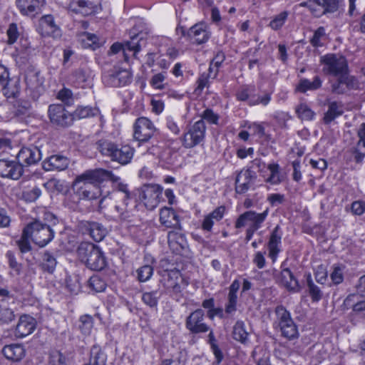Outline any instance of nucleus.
Here are the masks:
<instances>
[{"instance_id":"nucleus-1","label":"nucleus","mask_w":365,"mask_h":365,"mask_svg":"<svg viewBox=\"0 0 365 365\" xmlns=\"http://www.w3.org/2000/svg\"><path fill=\"white\" fill-rule=\"evenodd\" d=\"M320 63L323 66L324 74L336 78L329 81L332 93L342 95L359 88L357 78L349 73L348 63L344 56L328 53L320 57Z\"/></svg>"},{"instance_id":"nucleus-2","label":"nucleus","mask_w":365,"mask_h":365,"mask_svg":"<svg viewBox=\"0 0 365 365\" xmlns=\"http://www.w3.org/2000/svg\"><path fill=\"white\" fill-rule=\"evenodd\" d=\"M26 233L30 234V238L34 243L41 247L46 246L54 237V231L51 227L39 220H34L26 227Z\"/></svg>"},{"instance_id":"nucleus-3","label":"nucleus","mask_w":365,"mask_h":365,"mask_svg":"<svg viewBox=\"0 0 365 365\" xmlns=\"http://www.w3.org/2000/svg\"><path fill=\"white\" fill-rule=\"evenodd\" d=\"M115 182L117 183L115 190L112 192L110 198L114 201V209L118 217L125 220L129 217L127 207L130 200V192L126 184L119 180Z\"/></svg>"},{"instance_id":"nucleus-4","label":"nucleus","mask_w":365,"mask_h":365,"mask_svg":"<svg viewBox=\"0 0 365 365\" xmlns=\"http://www.w3.org/2000/svg\"><path fill=\"white\" fill-rule=\"evenodd\" d=\"M111 180L113 182H118L120 180V178L113 174L111 171L97 168L93 170H88L80 175H78L74 182V185H78L81 182H88L93 185H99L100 183L106 181Z\"/></svg>"},{"instance_id":"nucleus-5","label":"nucleus","mask_w":365,"mask_h":365,"mask_svg":"<svg viewBox=\"0 0 365 365\" xmlns=\"http://www.w3.org/2000/svg\"><path fill=\"white\" fill-rule=\"evenodd\" d=\"M275 313L282 335L289 340L297 338L299 335L297 327L292 320L289 312L283 306L279 305L275 308Z\"/></svg>"},{"instance_id":"nucleus-6","label":"nucleus","mask_w":365,"mask_h":365,"mask_svg":"<svg viewBox=\"0 0 365 365\" xmlns=\"http://www.w3.org/2000/svg\"><path fill=\"white\" fill-rule=\"evenodd\" d=\"M103 82L110 87L124 86L131 82V74L127 69L114 67L103 73Z\"/></svg>"},{"instance_id":"nucleus-7","label":"nucleus","mask_w":365,"mask_h":365,"mask_svg":"<svg viewBox=\"0 0 365 365\" xmlns=\"http://www.w3.org/2000/svg\"><path fill=\"white\" fill-rule=\"evenodd\" d=\"M48 113L51 122L58 126L65 128L73 123V116L61 104L49 106Z\"/></svg>"},{"instance_id":"nucleus-8","label":"nucleus","mask_w":365,"mask_h":365,"mask_svg":"<svg viewBox=\"0 0 365 365\" xmlns=\"http://www.w3.org/2000/svg\"><path fill=\"white\" fill-rule=\"evenodd\" d=\"M143 34H135L131 37L130 41H126L124 44L120 43H113L110 48V53L115 54L123 51L125 61L128 60L127 51H133L135 57L138 52L140 51L143 41Z\"/></svg>"},{"instance_id":"nucleus-9","label":"nucleus","mask_w":365,"mask_h":365,"mask_svg":"<svg viewBox=\"0 0 365 365\" xmlns=\"http://www.w3.org/2000/svg\"><path fill=\"white\" fill-rule=\"evenodd\" d=\"M78 230L83 234L89 235L96 242H101L108 233L107 229L101 223L82 220L78 222Z\"/></svg>"},{"instance_id":"nucleus-10","label":"nucleus","mask_w":365,"mask_h":365,"mask_svg":"<svg viewBox=\"0 0 365 365\" xmlns=\"http://www.w3.org/2000/svg\"><path fill=\"white\" fill-rule=\"evenodd\" d=\"M257 178L256 173L250 169L240 170L235 178V192L237 194H245L254 185Z\"/></svg>"},{"instance_id":"nucleus-11","label":"nucleus","mask_w":365,"mask_h":365,"mask_svg":"<svg viewBox=\"0 0 365 365\" xmlns=\"http://www.w3.org/2000/svg\"><path fill=\"white\" fill-rule=\"evenodd\" d=\"M160 190L157 185H144L140 189V199L148 210H153L158 204Z\"/></svg>"},{"instance_id":"nucleus-12","label":"nucleus","mask_w":365,"mask_h":365,"mask_svg":"<svg viewBox=\"0 0 365 365\" xmlns=\"http://www.w3.org/2000/svg\"><path fill=\"white\" fill-rule=\"evenodd\" d=\"M204 311L198 309L192 312L186 319V328L192 334L207 332L209 327L203 322Z\"/></svg>"},{"instance_id":"nucleus-13","label":"nucleus","mask_w":365,"mask_h":365,"mask_svg":"<svg viewBox=\"0 0 365 365\" xmlns=\"http://www.w3.org/2000/svg\"><path fill=\"white\" fill-rule=\"evenodd\" d=\"M22 165L15 160H0V176L12 180H19L23 175Z\"/></svg>"},{"instance_id":"nucleus-14","label":"nucleus","mask_w":365,"mask_h":365,"mask_svg":"<svg viewBox=\"0 0 365 365\" xmlns=\"http://www.w3.org/2000/svg\"><path fill=\"white\" fill-rule=\"evenodd\" d=\"M268 215V209L262 213H257L255 211H247L241 214L235 221V227L237 229L245 227L250 225L262 224Z\"/></svg>"},{"instance_id":"nucleus-15","label":"nucleus","mask_w":365,"mask_h":365,"mask_svg":"<svg viewBox=\"0 0 365 365\" xmlns=\"http://www.w3.org/2000/svg\"><path fill=\"white\" fill-rule=\"evenodd\" d=\"M16 6L22 15L34 17L41 11L45 0H16Z\"/></svg>"},{"instance_id":"nucleus-16","label":"nucleus","mask_w":365,"mask_h":365,"mask_svg":"<svg viewBox=\"0 0 365 365\" xmlns=\"http://www.w3.org/2000/svg\"><path fill=\"white\" fill-rule=\"evenodd\" d=\"M41 158L40 150L36 148L23 147L16 155L18 163L24 165L29 166L36 164Z\"/></svg>"},{"instance_id":"nucleus-17","label":"nucleus","mask_w":365,"mask_h":365,"mask_svg":"<svg viewBox=\"0 0 365 365\" xmlns=\"http://www.w3.org/2000/svg\"><path fill=\"white\" fill-rule=\"evenodd\" d=\"M98 1L95 0H72L68 4V9L74 13L89 15L95 13L98 7Z\"/></svg>"},{"instance_id":"nucleus-18","label":"nucleus","mask_w":365,"mask_h":365,"mask_svg":"<svg viewBox=\"0 0 365 365\" xmlns=\"http://www.w3.org/2000/svg\"><path fill=\"white\" fill-rule=\"evenodd\" d=\"M182 33L184 36H187L192 43L197 44L204 43L210 38L209 32L206 30L203 24H196L187 32L182 28Z\"/></svg>"},{"instance_id":"nucleus-19","label":"nucleus","mask_w":365,"mask_h":365,"mask_svg":"<svg viewBox=\"0 0 365 365\" xmlns=\"http://www.w3.org/2000/svg\"><path fill=\"white\" fill-rule=\"evenodd\" d=\"M277 283L289 291L298 292L299 286L292 272L288 268H284L278 274L274 276Z\"/></svg>"},{"instance_id":"nucleus-20","label":"nucleus","mask_w":365,"mask_h":365,"mask_svg":"<svg viewBox=\"0 0 365 365\" xmlns=\"http://www.w3.org/2000/svg\"><path fill=\"white\" fill-rule=\"evenodd\" d=\"M36 328L35 319L28 315L21 316L16 327L15 336L18 338H24L31 334Z\"/></svg>"},{"instance_id":"nucleus-21","label":"nucleus","mask_w":365,"mask_h":365,"mask_svg":"<svg viewBox=\"0 0 365 365\" xmlns=\"http://www.w3.org/2000/svg\"><path fill=\"white\" fill-rule=\"evenodd\" d=\"M39 26L41 29V35L43 36H51L56 38L61 36V30L55 24L54 19L51 15L42 16L39 21Z\"/></svg>"},{"instance_id":"nucleus-22","label":"nucleus","mask_w":365,"mask_h":365,"mask_svg":"<svg viewBox=\"0 0 365 365\" xmlns=\"http://www.w3.org/2000/svg\"><path fill=\"white\" fill-rule=\"evenodd\" d=\"M133 129L134 137L137 135L143 137H153L156 131L153 123L145 117L138 118L135 120Z\"/></svg>"},{"instance_id":"nucleus-23","label":"nucleus","mask_w":365,"mask_h":365,"mask_svg":"<svg viewBox=\"0 0 365 365\" xmlns=\"http://www.w3.org/2000/svg\"><path fill=\"white\" fill-rule=\"evenodd\" d=\"M2 86V93L7 98L16 99L21 93V81L18 76H14L7 79Z\"/></svg>"},{"instance_id":"nucleus-24","label":"nucleus","mask_w":365,"mask_h":365,"mask_svg":"<svg viewBox=\"0 0 365 365\" xmlns=\"http://www.w3.org/2000/svg\"><path fill=\"white\" fill-rule=\"evenodd\" d=\"M69 160L62 155H52L42 163V168L46 171L63 170L68 166Z\"/></svg>"},{"instance_id":"nucleus-25","label":"nucleus","mask_w":365,"mask_h":365,"mask_svg":"<svg viewBox=\"0 0 365 365\" xmlns=\"http://www.w3.org/2000/svg\"><path fill=\"white\" fill-rule=\"evenodd\" d=\"M160 221L168 228H179L180 219L175 211L171 207H165L160 210Z\"/></svg>"},{"instance_id":"nucleus-26","label":"nucleus","mask_w":365,"mask_h":365,"mask_svg":"<svg viewBox=\"0 0 365 365\" xmlns=\"http://www.w3.org/2000/svg\"><path fill=\"white\" fill-rule=\"evenodd\" d=\"M83 185L79 186L77 194L81 199L94 200L101 195V190L99 185H93L88 182H82Z\"/></svg>"},{"instance_id":"nucleus-27","label":"nucleus","mask_w":365,"mask_h":365,"mask_svg":"<svg viewBox=\"0 0 365 365\" xmlns=\"http://www.w3.org/2000/svg\"><path fill=\"white\" fill-rule=\"evenodd\" d=\"M168 242L173 252L180 253L187 247L185 236L176 231H170L168 234Z\"/></svg>"},{"instance_id":"nucleus-28","label":"nucleus","mask_w":365,"mask_h":365,"mask_svg":"<svg viewBox=\"0 0 365 365\" xmlns=\"http://www.w3.org/2000/svg\"><path fill=\"white\" fill-rule=\"evenodd\" d=\"M13 302L9 298L0 299V325L9 324L15 319L14 312L12 309Z\"/></svg>"},{"instance_id":"nucleus-29","label":"nucleus","mask_w":365,"mask_h":365,"mask_svg":"<svg viewBox=\"0 0 365 365\" xmlns=\"http://www.w3.org/2000/svg\"><path fill=\"white\" fill-rule=\"evenodd\" d=\"M86 266L91 270L101 271L106 266V259L103 252L96 247L94 252L91 255V258L88 260Z\"/></svg>"},{"instance_id":"nucleus-30","label":"nucleus","mask_w":365,"mask_h":365,"mask_svg":"<svg viewBox=\"0 0 365 365\" xmlns=\"http://www.w3.org/2000/svg\"><path fill=\"white\" fill-rule=\"evenodd\" d=\"M4 356L12 361H19L25 355V349L21 344H11L6 345L2 349Z\"/></svg>"},{"instance_id":"nucleus-31","label":"nucleus","mask_w":365,"mask_h":365,"mask_svg":"<svg viewBox=\"0 0 365 365\" xmlns=\"http://www.w3.org/2000/svg\"><path fill=\"white\" fill-rule=\"evenodd\" d=\"M57 265L56 256L53 252L44 251L42 254L41 267L48 274H53Z\"/></svg>"},{"instance_id":"nucleus-32","label":"nucleus","mask_w":365,"mask_h":365,"mask_svg":"<svg viewBox=\"0 0 365 365\" xmlns=\"http://www.w3.org/2000/svg\"><path fill=\"white\" fill-rule=\"evenodd\" d=\"M134 150L129 145H123L120 148H117L113 161H116L121 165H126L131 160L133 156Z\"/></svg>"},{"instance_id":"nucleus-33","label":"nucleus","mask_w":365,"mask_h":365,"mask_svg":"<svg viewBox=\"0 0 365 365\" xmlns=\"http://www.w3.org/2000/svg\"><path fill=\"white\" fill-rule=\"evenodd\" d=\"M96 247V245L91 242H82L76 250V254L80 261L86 264Z\"/></svg>"},{"instance_id":"nucleus-34","label":"nucleus","mask_w":365,"mask_h":365,"mask_svg":"<svg viewBox=\"0 0 365 365\" xmlns=\"http://www.w3.org/2000/svg\"><path fill=\"white\" fill-rule=\"evenodd\" d=\"M278 230L279 226L277 225L273 230L268 242L269 256L273 261H275L279 252L278 245L281 242V236L278 234Z\"/></svg>"},{"instance_id":"nucleus-35","label":"nucleus","mask_w":365,"mask_h":365,"mask_svg":"<svg viewBox=\"0 0 365 365\" xmlns=\"http://www.w3.org/2000/svg\"><path fill=\"white\" fill-rule=\"evenodd\" d=\"M322 81L318 76H314L313 81L307 78H302L297 86V90L300 93H306L307 91H315L321 88Z\"/></svg>"},{"instance_id":"nucleus-36","label":"nucleus","mask_w":365,"mask_h":365,"mask_svg":"<svg viewBox=\"0 0 365 365\" xmlns=\"http://www.w3.org/2000/svg\"><path fill=\"white\" fill-rule=\"evenodd\" d=\"M96 145L98 150L103 155L109 157L113 160L118 148L115 144L106 138H101L97 141Z\"/></svg>"},{"instance_id":"nucleus-37","label":"nucleus","mask_w":365,"mask_h":365,"mask_svg":"<svg viewBox=\"0 0 365 365\" xmlns=\"http://www.w3.org/2000/svg\"><path fill=\"white\" fill-rule=\"evenodd\" d=\"M107 356L99 346H92L90 352V359L88 364L91 365H106Z\"/></svg>"},{"instance_id":"nucleus-38","label":"nucleus","mask_w":365,"mask_h":365,"mask_svg":"<svg viewBox=\"0 0 365 365\" xmlns=\"http://www.w3.org/2000/svg\"><path fill=\"white\" fill-rule=\"evenodd\" d=\"M343 113L342 105L336 101H332L329 103L328 110L325 113L324 116V122L326 124L330 123L336 118L341 115Z\"/></svg>"},{"instance_id":"nucleus-39","label":"nucleus","mask_w":365,"mask_h":365,"mask_svg":"<svg viewBox=\"0 0 365 365\" xmlns=\"http://www.w3.org/2000/svg\"><path fill=\"white\" fill-rule=\"evenodd\" d=\"M25 81L27 87L31 90H38L43 84V79L40 78V73L33 70L28 71Z\"/></svg>"},{"instance_id":"nucleus-40","label":"nucleus","mask_w":365,"mask_h":365,"mask_svg":"<svg viewBox=\"0 0 365 365\" xmlns=\"http://www.w3.org/2000/svg\"><path fill=\"white\" fill-rule=\"evenodd\" d=\"M266 128L262 125L253 123L248 127L247 130H242L237 137H250L251 135H259L269 137L271 134L266 133Z\"/></svg>"},{"instance_id":"nucleus-41","label":"nucleus","mask_w":365,"mask_h":365,"mask_svg":"<svg viewBox=\"0 0 365 365\" xmlns=\"http://www.w3.org/2000/svg\"><path fill=\"white\" fill-rule=\"evenodd\" d=\"M248 334V332L245 329L244 322L237 321L233 327V338L238 341L245 343L247 339Z\"/></svg>"},{"instance_id":"nucleus-42","label":"nucleus","mask_w":365,"mask_h":365,"mask_svg":"<svg viewBox=\"0 0 365 365\" xmlns=\"http://www.w3.org/2000/svg\"><path fill=\"white\" fill-rule=\"evenodd\" d=\"M98 110L96 108H93L91 107L86 106V107H78L71 115L73 116L74 119H81L85 118H88L91 116H94L98 114Z\"/></svg>"},{"instance_id":"nucleus-43","label":"nucleus","mask_w":365,"mask_h":365,"mask_svg":"<svg viewBox=\"0 0 365 365\" xmlns=\"http://www.w3.org/2000/svg\"><path fill=\"white\" fill-rule=\"evenodd\" d=\"M160 295L157 290L146 292L142 294V301L151 308L156 307Z\"/></svg>"},{"instance_id":"nucleus-44","label":"nucleus","mask_w":365,"mask_h":365,"mask_svg":"<svg viewBox=\"0 0 365 365\" xmlns=\"http://www.w3.org/2000/svg\"><path fill=\"white\" fill-rule=\"evenodd\" d=\"M296 113L303 120H311L315 115L314 112L305 103H300L296 108Z\"/></svg>"},{"instance_id":"nucleus-45","label":"nucleus","mask_w":365,"mask_h":365,"mask_svg":"<svg viewBox=\"0 0 365 365\" xmlns=\"http://www.w3.org/2000/svg\"><path fill=\"white\" fill-rule=\"evenodd\" d=\"M307 284L312 301L318 302L320 300L322 297V293L320 289L313 282L310 274L307 276Z\"/></svg>"},{"instance_id":"nucleus-46","label":"nucleus","mask_w":365,"mask_h":365,"mask_svg":"<svg viewBox=\"0 0 365 365\" xmlns=\"http://www.w3.org/2000/svg\"><path fill=\"white\" fill-rule=\"evenodd\" d=\"M81 36L83 37L82 38V41L85 47H90L93 50H95L101 45V43L98 42V36L93 34L83 32L82 33Z\"/></svg>"},{"instance_id":"nucleus-47","label":"nucleus","mask_w":365,"mask_h":365,"mask_svg":"<svg viewBox=\"0 0 365 365\" xmlns=\"http://www.w3.org/2000/svg\"><path fill=\"white\" fill-rule=\"evenodd\" d=\"M288 15L289 13L287 11H282L280 14L276 15L269 22V26L274 31L280 29L287 21Z\"/></svg>"},{"instance_id":"nucleus-48","label":"nucleus","mask_w":365,"mask_h":365,"mask_svg":"<svg viewBox=\"0 0 365 365\" xmlns=\"http://www.w3.org/2000/svg\"><path fill=\"white\" fill-rule=\"evenodd\" d=\"M79 329L84 335L90 334L93 328V317L88 314L83 315L79 319Z\"/></svg>"},{"instance_id":"nucleus-49","label":"nucleus","mask_w":365,"mask_h":365,"mask_svg":"<svg viewBox=\"0 0 365 365\" xmlns=\"http://www.w3.org/2000/svg\"><path fill=\"white\" fill-rule=\"evenodd\" d=\"M29 239H31L30 234L26 233V227H24L20 239L16 240V245L19 247V249L21 251V252H27L31 250Z\"/></svg>"},{"instance_id":"nucleus-50","label":"nucleus","mask_w":365,"mask_h":365,"mask_svg":"<svg viewBox=\"0 0 365 365\" xmlns=\"http://www.w3.org/2000/svg\"><path fill=\"white\" fill-rule=\"evenodd\" d=\"M255 87L254 86H250L245 87L240 90L237 94V98L239 101H247L250 105V99L255 98Z\"/></svg>"},{"instance_id":"nucleus-51","label":"nucleus","mask_w":365,"mask_h":365,"mask_svg":"<svg viewBox=\"0 0 365 365\" xmlns=\"http://www.w3.org/2000/svg\"><path fill=\"white\" fill-rule=\"evenodd\" d=\"M88 286L95 292H101L105 290L106 284L100 277L93 275L88 280Z\"/></svg>"},{"instance_id":"nucleus-52","label":"nucleus","mask_w":365,"mask_h":365,"mask_svg":"<svg viewBox=\"0 0 365 365\" xmlns=\"http://www.w3.org/2000/svg\"><path fill=\"white\" fill-rule=\"evenodd\" d=\"M267 168L269 170L271 175L267 180L272 184H278L282 181L279 175V166L277 163H271L268 165Z\"/></svg>"},{"instance_id":"nucleus-53","label":"nucleus","mask_w":365,"mask_h":365,"mask_svg":"<svg viewBox=\"0 0 365 365\" xmlns=\"http://www.w3.org/2000/svg\"><path fill=\"white\" fill-rule=\"evenodd\" d=\"M354 158L357 163L362 161L365 156V138H359L354 151Z\"/></svg>"},{"instance_id":"nucleus-54","label":"nucleus","mask_w":365,"mask_h":365,"mask_svg":"<svg viewBox=\"0 0 365 365\" xmlns=\"http://www.w3.org/2000/svg\"><path fill=\"white\" fill-rule=\"evenodd\" d=\"M41 195V190L38 187L24 190L22 193L23 198L27 202L36 201Z\"/></svg>"},{"instance_id":"nucleus-55","label":"nucleus","mask_w":365,"mask_h":365,"mask_svg":"<svg viewBox=\"0 0 365 365\" xmlns=\"http://www.w3.org/2000/svg\"><path fill=\"white\" fill-rule=\"evenodd\" d=\"M153 268L150 265H144L137 270L138 279L140 282H146L153 275Z\"/></svg>"},{"instance_id":"nucleus-56","label":"nucleus","mask_w":365,"mask_h":365,"mask_svg":"<svg viewBox=\"0 0 365 365\" xmlns=\"http://www.w3.org/2000/svg\"><path fill=\"white\" fill-rule=\"evenodd\" d=\"M205 124L203 120L197 121L190 130L191 137H204Z\"/></svg>"},{"instance_id":"nucleus-57","label":"nucleus","mask_w":365,"mask_h":365,"mask_svg":"<svg viewBox=\"0 0 365 365\" xmlns=\"http://www.w3.org/2000/svg\"><path fill=\"white\" fill-rule=\"evenodd\" d=\"M57 98L67 106L71 105L73 102V93L66 88H63L58 93Z\"/></svg>"},{"instance_id":"nucleus-58","label":"nucleus","mask_w":365,"mask_h":365,"mask_svg":"<svg viewBox=\"0 0 365 365\" xmlns=\"http://www.w3.org/2000/svg\"><path fill=\"white\" fill-rule=\"evenodd\" d=\"M51 365H67L66 358L60 351H54L50 354Z\"/></svg>"},{"instance_id":"nucleus-59","label":"nucleus","mask_w":365,"mask_h":365,"mask_svg":"<svg viewBox=\"0 0 365 365\" xmlns=\"http://www.w3.org/2000/svg\"><path fill=\"white\" fill-rule=\"evenodd\" d=\"M325 35V29L323 26L319 27L315 31L310 40L311 44L314 47H319L322 46V43L321 42V38L324 36Z\"/></svg>"},{"instance_id":"nucleus-60","label":"nucleus","mask_w":365,"mask_h":365,"mask_svg":"<svg viewBox=\"0 0 365 365\" xmlns=\"http://www.w3.org/2000/svg\"><path fill=\"white\" fill-rule=\"evenodd\" d=\"M6 33L8 36V43L9 44L15 43L19 36L17 25L14 23L9 25Z\"/></svg>"},{"instance_id":"nucleus-61","label":"nucleus","mask_w":365,"mask_h":365,"mask_svg":"<svg viewBox=\"0 0 365 365\" xmlns=\"http://www.w3.org/2000/svg\"><path fill=\"white\" fill-rule=\"evenodd\" d=\"M209 78L210 75L206 74L205 73H202L197 81V87L195 90V92L197 94H200L204 89L205 87L207 86L209 84Z\"/></svg>"},{"instance_id":"nucleus-62","label":"nucleus","mask_w":365,"mask_h":365,"mask_svg":"<svg viewBox=\"0 0 365 365\" xmlns=\"http://www.w3.org/2000/svg\"><path fill=\"white\" fill-rule=\"evenodd\" d=\"M331 279L334 284H339L344 280L343 269L341 267H334L330 274Z\"/></svg>"},{"instance_id":"nucleus-63","label":"nucleus","mask_w":365,"mask_h":365,"mask_svg":"<svg viewBox=\"0 0 365 365\" xmlns=\"http://www.w3.org/2000/svg\"><path fill=\"white\" fill-rule=\"evenodd\" d=\"M72 78L75 79V83L77 86L83 83L87 80V74L84 69L79 68L76 69L71 75Z\"/></svg>"},{"instance_id":"nucleus-64","label":"nucleus","mask_w":365,"mask_h":365,"mask_svg":"<svg viewBox=\"0 0 365 365\" xmlns=\"http://www.w3.org/2000/svg\"><path fill=\"white\" fill-rule=\"evenodd\" d=\"M351 212L356 215H361L365 212V201L356 200L351 204Z\"/></svg>"}]
</instances>
